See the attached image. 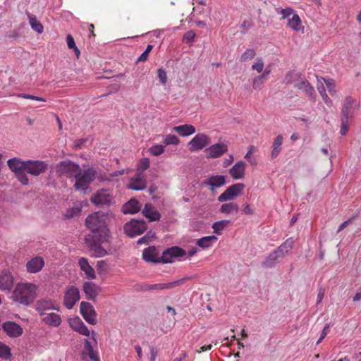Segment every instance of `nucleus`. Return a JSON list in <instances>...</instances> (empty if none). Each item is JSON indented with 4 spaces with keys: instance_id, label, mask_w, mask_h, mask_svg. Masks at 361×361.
Wrapping results in <instances>:
<instances>
[{
    "instance_id": "nucleus-1",
    "label": "nucleus",
    "mask_w": 361,
    "mask_h": 361,
    "mask_svg": "<svg viewBox=\"0 0 361 361\" xmlns=\"http://www.w3.org/2000/svg\"><path fill=\"white\" fill-rule=\"evenodd\" d=\"M37 286L30 283H18L13 292L12 298L13 301L29 306L37 297Z\"/></svg>"
},
{
    "instance_id": "nucleus-2",
    "label": "nucleus",
    "mask_w": 361,
    "mask_h": 361,
    "mask_svg": "<svg viewBox=\"0 0 361 361\" xmlns=\"http://www.w3.org/2000/svg\"><path fill=\"white\" fill-rule=\"evenodd\" d=\"M286 80L288 83H294V87L301 90L308 97H313L314 89L304 77L298 73L289 72L286 75Z\"/></svg>"
},
{
    "instance_id": "nucleus-3",
    "label": "nucleus",
    "mask_w": 361,
    "mask_h": 361,
    "mask_svg": "<svg viewBox=\"0 0 361 361\" xmlns=\"http://www.w3.org/2000/svg\"><path fill=\"white\" fill-rule=\"evenodd\" d=\"M108 214L98 212L87 216L85 220L87 227L91 231H108L106 228V219Z\"/></svg>"
},
{
    "instance_id": "nucleus-4",
    "label": "nucleus",
    "mask_w": 361,
    "mask_h": 361,
    "mask_svg": "<svg viewBox=\"0 0 361 361\" xmlns=\"http://www.w3.org/2000/svg\"><path fill=\"white\" fill-rule=\"evenodd\" d=\"M56 173L59 177L75 178L80 174L81 168L78 164L71 160H65L56 164Z\"/></svg>"
},
{
    "instance_id": "nucleus-5",
    "label": "nucleus",
    "mask_w": 361,
    "mask_h": 361,
    "mask_svg": "<svg viewBox=\"0 0 361 361\" xmlns=\"http://www.w3.org/2000/svg\"><path fill=\"white\" fill-rule=\"evenodd\" d=\"M74 187L77 190L85 192L90 184L95 178V170L92 168L84 170L80 175L76 176Z\"/></svg>"
},
{
    "instance_id": "nucleus-6",
    "label": "nucleus",
    "mask_w": 361,
    "mask_h": 361,
    "mask_svg": "<svg viewBox=\"0 0 361 361\" xmlns=\"http://www.w3.org/2000/svg\"><path fill=\"white\" fill-rule=\"evenodd\" d=\"M147 230L144 220L133 219L124 225L125 233L130 237L141 235Z\"/></svg>"
},
{
    "instance_id": "nucleus-7",
    "label": "nucleus",
    "mask_w": 361,
    "mask_h": 361,
    "mask_svg": "<svg viewBox=\"0 0 361 361\" xmlns=\"http://www.w3.org/2000/svg\"><path fill=\"white\" fill-rule=\"evenodd\" d=\"M108 231H92V233L88 234L85 237V243L88 247L96 246L98 245H103L108 243Z\"/></svg>"
},
{
    "instance_id": "nucleus-8",
    "label": "nucleus",
    "mask_w": 361,
    "mask_h": 361,
    "mask_svg": "<svg viewBox=\"0 0 361 361\" xmlns=\"http://www.w3.org/2000/svg\"><path fill=\"white\" fill-rule=\"evenodd\" d=\"M245 188L241 183H235L228 187L222 194L218 197V201L223 202L233 200L239 196Z\"/></svg>"
},
{
    "instance_id": "nucleus-9",
    "label": "nucleus",
    "mask_w": 361,
    "mask_h": 361,
    "mask_svg": "<svg viewBox=\"0 0 361 361\" xmlns=\"http://www.w3.org/2000/svg\"><path fill=\"white\" fill-rule=\"evenodd\" d=\"M186 255V252L178 246H173L164 250L159 258V263H171L173 259Z\"/></svg>"
},
{
    "instance_id": "nucleus-10",
    "label": "nucleus",
    "mask_w": 361,
    "mask_h": 361,
    "mask_svg": "<svg viewBox=\"0 0 361 361\" xmlns=\"http://www.w3.org/2000/svg\"><path fill=\"white\" fill-rule=\"evenodd\" d=\"M80 311L85 320L92 325L97 324V313L93 306L87 302L82 301L80 305Z\"/></svg>"
},
{
    "instance_id": "nucleus-11",
    "label": "nucleus",
    "mask_w": 361,
    "mask_h": 361,
    "mask_svg": "<svg viewBox=\"0 0 361 361\" xmlns=\"http://www.w3.org/2000/svg\"><path fill=\"white\" fill-rule=\"evenodd\" d=\"M48 168V165L45 161L38 160L26 161L25 170L27 173L37 176L44 173Z\"/></svg>"
},
{
    "instance_id": "nucleus-12",
    "label": "nucleus",
    "mask_w": 361,
    "mask_h": 361,
    "mask_svg": "<svg viewBox=\"0 0 361 361\" xmlns=\"http://www.w3.org/2000/svg\"><path fill=\"white\" fill-rule=\"evenodd\" d=\"M80 298V291L75 286H71L64 294L63 305L68 309H72Z\"/></svg>"
},
{
    "instance_id": "nucleus-13",
    "label": "nucleus",
    "mask_w": 361,
    "mask_h": 361,
    "mask_svg": "<svg viewBox=\"0 0 361 361\" xmlns=\"http://www.w3.org/2000/svg\"><path fill=\"white\" fill-rule=\"evenodd\" d=\"M210 142V138L204 133H197L188 143L191 152L203 149Z\"/></svg>"
},
{
    "instance_id": "nucleus-14",
    "label": "nucleus",
    "mask_w": 361,
    "mask_h": 361,
    "mask_svg": "<svg viewBox=\"0 0 361 361\" xmlns=\"http://www.w3.org/2000/svg\"><path fill=\"white\" fill-rule=\"evenodd\" d=\"M111 195L104 189L97 190L90 198L91 202L97 207L109 205L111 202Z\"/></svg>"
},
{
    "instance_id": "nucleus-15",
    "label": "nucleus",
    "mask_w": 361,
    "mask_h": 361,
    "mask_svg": "<svg viewBox=\"0 0 361 361\" xmlns=\"http://www.w3.org/2000/svg\"><path fill=\"white\" fill-rule=\"evenodd\" d=\"M187 279L183 278L177 281H174L170 283H157V284H144L142 286L141 290L146 291L154 289L164 290V289H171L177 286H180L183 284V283L186 281Z\"/></svg>"
},
{
    "instance_id": "nucleus-16",
    "label": "nucleus",
    "mask_w": 361,
    "mask_h": 361,
    "mask_svg": "<svg viewBox=\"0 0 361 361\" xmlns=\"http://www.w3.org/2000/svg\"><path fill=\"white\" fill-rule=\"evenodd\" d=\"M228 151V145L225 143H216L205 149L207 158H218L224 155Z\"/></svg>"
},
{
    "instance_id": "nucleus-17",
    "label": "nucleus",
    "mask_w": 361,
    "mask_h": 361,
    "mask_svg": "<svg viewBox=\"0 0 361 361\" xmlns=\"http://www.w3.org/2000/svg\"><path fill=\"white\" fill-rule=\"evenodd\" d=\"M353 104L354 99L351 97L348 96L345 98L340 116L341 120L348 121L350 118H352L353 116Z\"/></svg>"
},
{
    "instance_id": "nucleus-18",
    "label": "nucleus",
    "mask_w": 361,
    "mask_h": 361,
    "mask_svg": "<svg viewBox=\"0 0 361 361\" xmlns=\"http://www.w3.org/2000/svg\"><path fill=\"white\" fill-rule=\"evenodd\" d=\"M283 257L276 250L269 254V255L262 262V267L266 269L275 267Z\"/></svg>"
},
{
    "instance_id": "nucleus-19",
    "label": "nucleus",
    "mask_w": 361,
    "mask_h": 361,
    "mask_svg": "<svg viewBox=\"0 0 361 361\" xmlns=\"http://www.w3.org/2000/svg\"><path fill=\"white\" fill-rule=\"evenodd\" d=\"M2 329L10 337H18L23 334V329L14 322H4Z\"/></svg>"
},
{
    "instance_id": "nucleus-20",
    "label": "nucleus",
    "mask_w": 361,
    "mask_h": 361,
    "mask_svg": "<svg viewBox=\"0 0 361 361\" xmlns=\"http://www.w3.org/2000/svg\"><path fill=\"white\" fill-rule=\"evenodd\" d=\"M226 183V177L222 175L212 176L202 182V185L210 186V190L214 191Z\"/></svg>"
},
{
    "instance_id": "nucleus-21",
    "label": "nucleus",
    "mask_w": 361,
    "mask_h": 361,
    "mask_svg": "<svg viewBox=\"0 0 361 361\" xmlns=\"http://www.w3.org/2000/svg\"><path fill=\"white\" fill-rule=\"evenodd\" d=\"M69 324L71 327L75 331L78 332L80 334L89 336L90 331L85 326L84 322L79 318L75 317L69 319Z\"/></svg>"
},
{
    "instance_id": "nucleus-22",
    "label": "nucleus",
    "mask_w": 361,
    "mask_h": 361,
    "mask_svg": "<svg viewBox=\"0 0 361 361\" xmlns=\"http://www.w3.org/2000/svg\"><path fill=\"white\" fill-rule=\"evenodd\" d=\"M36 310L39 313L40 315L46 314V311L50 310H59L58 307L54 306L52 300L48 299L39 300L35 305Z\"/></svg>"
},
{
    "instance_id": "nucleus-23",
    "label": "nucleus",
    "mask_w": 361,
    "mask_h": 361,
    "mask_svg": "<svg viewBox=\"0 0 361 361\" xmlns=\"http://www.w3.org/2000/svg\"><path fill=\"white\" fill-rule=\"evenodd\" d=\"M245 166L246 164L244 161H239L229 170V173L235 180L241 179L245 176Z\"/></svg>"
},
{
    "instance_id": "nucleus-24",
    "label": "nucleus",
    "mask_w": 361,
    "mask_h": 361,
    "mask_svg": "<svg viewBox=\"0 0 361 361\" xmlns=\"http://www.w3.org/2000/svg\"><path fill=\"white\" fill-rule=\"evenodd\" d=\"M44 265V262L43 258L41 257H35L27 262V271L29 273H37L42 269Z\"/></svg>"
},
{
    "instance_id": "nucleus-25",
    "label": "nucleus",
    "mask_w": 361,
    "mask_h": 361,
    "mask_svg": "<svg viewBox=\"0 0 361 361\" xmlns=\"http://www.w3.org/2000/svg\"><path fill=\"white\" fill-rule=\"evenodd\" d=\"M83 290L87 299L94 300L100 291V287L92 282H85Z\"/></svg>"
},
{
    "instance_id": "nucleus-26",
    "label": "nucleus",
    "mask_w": 361,
    "mask_h": 361,
    "mask_svg": "<svg viewBox=\"0 0 361 361\" xmlns=\"http://www.w3.org/2000/svg\"><path fill=\"white\" fill-rule=\"evenodd\" d=\"M13 286V277L9 272H2L0 274V289L10 291Z\"/></svg>"
},
{
    "instance_id": "nucleus-27",
    "label": "nucleus",
    "mask_w": 361,
    "mask_h": 361,
    "mask_svg": "<svg viewBox=\"0 0 361 361\" xmlns=\"http://www.w3.org/2000/svg\"><path fill=\"white\" fill-rule=\"evenodd\" d=\"M142 214L150 221H159L161 215L152 204H146L142 209Z\"/></svg>"
},
{
    "instance_id": "nucleus-28",
    "label": "nucleus",
    "mask_w": 361,
    "mask_h": 361,
    "mask_svg": "<svg viewBox=\"0 0 361 361\" xmlns=\"http://www.w3.org/2000/svg\"><path fill=\"white\" fill-rule=\"evenodd\" d=\"M142 258L146 262L159 263L160 257H158L156 247L154 246H150L144 250L142 253Z\"/></svg>"
},
{
    "instance_id": "nucleus-29",
    "label": "nucleus",
    "mask_w": 361,
    "mask_h": 361,
    "mask_svg": "<svg viewBox=\"0 0 361 361\" xmlns=\"http://www.w3.org/2000/svg\"><path fill=\"white\" fill-rule=\"evenodd\" d=\"M140 210L139 202L135 199H130L122 207V212L124 214H135Z\"/></svg>"
},
{
    "instance_id": "nucleus-30",
    "label": "nucleus",
    "mask_w": 361,
    "mask_h": 361,
    "mask_svg": "<svg viewBox=\"0 0 361 361\" xmlns=\"http://www.w3.org/2000/svg\"><path fill=\"white\" fill-rule=\"evenodd\" d=\"M78 264L81 270H82L85 273L87 279H93L96 278L94 270L90 265L86 258L81 257L80 259H79Z\"/></svg>"
},
{
    "instance_id": "nucleus-31",
    "label": "nucleus",
    "mask_w": 361,
    "mask_h": 361,
    "mask_svg": "<svg viewBox=\"0 0 361 361\" xmlns=\"http://www.w3.org/2000/svg\"><path fill=\"white\" fill-rule=\"evenodd\" d=\"M8 166L13 173L25 170L26 161H22L19 158L13 157L9 159L7 161Z\"/></svg>"
},
{
    "instance_id": "nucleus-32",
    "label": "nucleus",
    "mask_w": 361,
    "mask_h": 361,
    "mask_svg": "<svg viewBox=\"0 0 361 361\" xmlns=\"http://www.w3.org/2000/svg\"><path fill=\"white\" fill-rule=\"evenodd\" d=\"M283 140V137L282 135H277L276 137L274 140L271 146L272 149L270 155L271 159H276L281 152Z\"/></svg>"
},
{
    "instance_id": "nucleus-33",
    "label": "nucleus",
    "mask_w": 361,
    "mask_h": 361,
    "mask_svg": "<svg viewBox=\"0 0 361 361\" xmlns=\"http://www.w3.org/2000/svg\"><path fill=\"white\" fill-rule=\"evenodd\" d=\"M173 130L181 136H188L195 132V128L192 125L184 124L175 126Z\"/></svg>"
},
{
    "instance_id": "nucleus-34",
    "label": "nucleus",
    "mask_w": 361,
    "mask_h": 361,
    "mask_svg": "<svg viewBox=\"0 0 361 361\" xmlns=\"http://www.w3.org/2000/svg\"><path fill=\"white\" fill-rule=\"evenodd\" d=\"M84 348L83 355H87L93 361H100L97 353L94 350L91 343L87 339L85 340Z\"/></svg>"
},
{
    "instance_id": "nucleus-35",
    "label": "nucleus",
    "mask_w": 361,
    "mask_h": 361,
    "mask_svg": "<svg viewBox=\"0 0 361 361\" xmlns=\"http://www.w3.org/2000/svg\"><path fill=\"white\" fill-rule=\"evenodd\" d=\"M43 321L51 326H58L61 323V319L59 314L56 313H48L45 314Z\"/></svg>"
},
{
    "instance_id": "nucleus-36",
    "label": "nucleus",
    "mask_w": 361,
    "mask_h": 361,
    "mask_svg": "<svg viewBox=\"0 0 361 361\" xmlns=\"http://www.w3.org/2000/svg\"><path fill=\"white\" fill-rule=\"evenodd\" d=\"M293 239L290 238L287 239L282 245L278 247L276 250L283 257L293 248Z\"/></svg>"
},
{
    "instance_id": "nucleus-37",
    "label": "nucleus",
    "mask_w": 361,
    "mask_h": 361,
    "mask_svg": "<svg viewBox=\"0 0 361 361\" xmlns=\"http://www.w3.org/2000/svg\"><path fill=\"white\" fill-rule=\"evenodd\" d=\"M239 210V207L233 202L223 204L220 208V212L224 214H236Z\"/></svg>"
},
{
    "instance_id": "nucleus-38",
    "label": "nucleus",
    "mask_w": 361,
    "mask_h": 361,
    "mask_svg": "<svg viewBox=\"0 0 361 361\" xmlns=\"http://www.w3.org/2000/svg\"><path fill=\"white\" fill-rule=\"evenodd\" d=\"M29 23L32 29L36 31L37 33H42L43 32V25L39 22L35 16L28 13Z\"/></svg>"
},
{
    "instance_id": "nucleus-39",
    "label": "nucleus",
    "mask_w": 361,
    "mask_h": 361,
    "mask_svg": "<svg viewBox=\"0 0 361 361\" xmlns=\"http://www.w3.org/2000/svg\"><path fill=\"white\" fill-rule=\"evenodd\" d=\"M89 248L91 251L94 252L93 255L96 257H104L108 254L107 249L109 248V246H107L106 245H104V246L102 245H96L95 247L93 246V247H90Z\"/></svg>"
},
{
    "instance_id": "nucleus-40",
    "label": "nucleus",
    "mask_w": 361,
    "mask_h": 361,
    "mask_svg": "<svg viewBox=\"0 0 361 361\" xmlns=\"http://www.w3.org/2000/svg\"><path fill=\"white\" fill-rule=\"evenodd\" d=\"M217 238L215 235H209L197 240V245L202 248H207L212 245V243L216 240Z\"/></svg>"
},
{
    "instance_id": "nucleus-41",
    "label": "nucleus",
    "mask_w": 361,
    "mask_h": 361,
    "mask_svg": "<svg viewBox=\"0 0 361 361\" xmlns=\"http://www.w3.org/2000/svg\"><path fill=\"white\" fill-rule=\"evenodd\" d=\"M229 224L230 221L228 220H221L214 223L212 225L214 232L217 235H221L222 233L223 229L226 228Z\"/></svg>"
},
{
    "instance_id": "nucleus-42",
    "label": "nucleus",
    "mask_w": 361,
    "mask_h": 361,
    "mask_svg": "<svg viewBox=\"0 0 361 361\" xmlns=\"http://www.w3.org/2000/svg\"><path fill=\"white\" fill-rule=\"evenodd\" d=\"M288 25L294 30L298 31L300 29L301 20L298 15L295 14L288 20Z\"/></svg>"
},
{
    "instance_id": "nucleus-43",
    "label": "nucleus",
    "mask_w": 361,
    "mask_h": 361,
    "mask_svg": "<svg viewBox=\"0 0 361 361\" xmlns=\"http://www.w3.org/2000/svg\"><path fill=\"white\" fill-rule=\"evenodd\" d=\"M256 56V51L254 49H247L240 56V61L241 62H246L252 60Z\"/></svg>"
},
{
    "instance_id": "nucleus-44",
    "label": "nucleus",
    "mask_w": 361,
    "mask_h": 361,
    "mask_svg": "<svg viewBox=\"0 0 361 361\" xmlns=\"http://www.w3.org/2000/svg\"><path fill=\"white\" fill-rule=\"evenodd\" d=\"M11 357L10 348L6 344L0 342V358L8 360Z\"/></svg>"
},
{
    "instance_id": "nucleus-45",
    "label": "nucleus",
    "mask_w": 361,
    "mask_h": 361,
    "mask_svg": "<svg viewBox=\"0 0 361 361\" xmlns=\"http://www.w3.org/2000/svg\"><path fill=\"white\" fill-rule=\"evenodd\" d=\"M81 212V208L80 207H71V208H68V209L66 210L65 213H64V216L66 218V219H71L74 216H76L78 215H79Z\"/></svg>"
},
{
    "instance_id": "nucleus-46",
    "label": "nucleus",
    "mask_w": 361,
    "mask_h": 361,
    "mask_svg": "<svg viewBox=\"0 0 361 361\" xmlns=\"http://www.w3.org/2000/svg\"><path fill=\"white\" fill-rule=\"evenodd\" d=\"M25 171L26 170H20L14 173L18 180L24 185H27L29 180Z\"/></svg>"
},
{
    "instance_id": "nucleus-47",
    "label": "nucleus",
    "mask_w": 361,
    "mask_h": 361,
    "mask_svg": "<svg viewBox=\"0 0 361 361\" xmlns=\"http://www.w3.org/2000/svg\"><path fill=\"white\" fill-rule=\"evenodd\" d=\"M264 66L262 58L258 57L256 59L255 62L252 66V70L256 71L257 73H261Z\"/></svg>"
},
{
    "instance_id": "nucleus-48",
    "label": "nucleus",
    "mask_w": 361,
    "mask_h": 361,
    "mask_svg": "<svg viewBox=\"0 0 361 361\" xmlns=\"http://www.w3.org/2000/svg\"><path fill=\"white\" fill-rule=\"evenodd\" d=\"M150 161L148 158H142L140 160L137 166V171L143 172L149 167Z\"/></svg>"
},
{
    "instance_id": "nucleus-49",
    "label": "nucleus",
    "mask_w": 361,
    "mask_h": 361,
    "mask_svg": "<svg viewBox=\"0 0 361 361\" xmlns=\"http://www.w3.org/2000/svg\"><path fill=\"white\" fill-rule=\"evenodd\" d=\"M318 91H319V94H321L323 100L326 103V104H327L329 106H331L332 105V101L326 94L325 88L323 85L318 87Z\"/></svg>"
},
{
    "instance_id": "nucleus-50",
    "label": "nucleus",
    "mask_w": 361,
    "mask_h": 361,
    "mask_svg": "<svg viewBox=\"0 0 361 361\" xmlns=\"http://www.w3.org/2000/svg\"><path fill=\"white\" fill-rule=\"evenodd\" d=\"M130 189L134 190H142L146 188L145 181H133L128 186Z\"/></svg>"
},
{
    "instance_id": "nucleus-51",
    "label": "nucleus",
    "mask_w": 361,
    "mask_h": 361,
    "mask_svg": "<svg viewBox=\"0 0 361 361\" xmlns=\"http://www.w3.org/2000/svg\"><path fill=\"white\" fill-rule=\"evenodd\" d=\"M153 46L151 44L147 45L145 51L139 56L136 61V63L139 62H145L147 61L149 52L152 51Z\"/></svg>"
},
{
    "instance_id": "nucleus-52",
    "label": "nucleus",
    "mask_w": 361,
    "mask_h": 361,
    "mask_svg": "<svg viewBox=\"0 0 361 361\" xmlns=\"http://www.w3.org/2000/svg\"><path fill=\"white\" fill-rule=\"evenodd\" d=\"M265 80L257 75L253 79L252 87L255 90H260L264 85Z\"/></svg>"
},
{
    "instance_id": "nucleus-53",
    "label": "nucleus",
    "mask_w": 361,
    "mask_h": 361,
    "mask_svg": "<svg viewBox=\"0 0 361 361\" xmlns=\"http://www.w3.org/2000/svg\"><path fill=\"white\" fill-rule=\"evenodd\" d=\"M151 154L154 156H158L162 154L164 151V147L162 145L152 146L149 149Z\"/></svg>"
},
{
    "instance_id": "nucleus-54",
    "label": "nucleus",
    "mask_w": 361,
    "mask_h": 361,
    "mask_svg": "<svg viewBox=\"0 0 361 361\" xmlns=\"http://www.w3.org/2000/svg\"><path fill=\"white\" fill-rule=\"evenodd\" d=\"M158 78L161 84L165 85L167 82L168 77L166 72L162 68H159L157 71Z\"/></svg>"
},
{
    "instance_id": "nucleus-55",
    "label": "nucleus",
    "mask_w": 361,
    "mask_h": 361,
    "mask_svg": "<svg viewBox=\"0 0 361 361\" xmlns=\"http://www.w3.org/2000/svg\"><path fill=\"white\" fill-rule=\"evenodd\" d=\"M164 142L166 145H178L179 143V139L174 135H168L165 138Z\"/></svg>"
},
{
    "instance_id": "nucleus-56",
    "label": "nucleus",
    "mask_w": 361,
    "mask_h": 361,
    "mask_svg": "<svg viewBox=\"0 0 361 361\" xmlns=\"http://www.w3.org/2000/svg\"><path fill=\"white\" fill-rule=\"evenodd\" d=\"M324 82L326 87L329 89V93L333 95L336 93V90H334L335 84L334 80L333 79H324Z\"/></svg>"
},
{
    "instance_id": "nucleus-57",
    "label": "nucleus",
    "mask_w": 361,
    "mask_h": 361,
    "mask_svg": "<svg viewBox=\"0 0 361 361\" xmlns=\"http://www.w3.org/2000/svg\"><path fill=\"white\" fill-rule=\"evenodd\" d=\"M18 96L19 97L24 98V99H30L39 101V102H46V99L43 97H37V96H34V95H31V94H28L22 93V94H19Z\"/></svg>"
},
{
    "instance_id": "nucleus-58",
    "label": "nucleus",
    "mask_w": 361,
    "mask_h": 361,
    "mask_svg": "<svg viewBox=\"0 0 361 361\" xmlns=\"http://www.w3.org/2000/svg\"><path fill=\"white\" fill-rule=\"evenodd\" d=\"M195 37V32H193L192 30H189L185 33L183 40V42H190L194 39Z\"/></svg>"
},
{
    "instance_id": "nucleus-59",
    "label": "nucleus",
    "mask_w": 361,
    "mask_h": 361,
    "mask_svg": "<svg viewBox=\"0 0 361 361\" xmlns=\"http://www.w3.org/2000/svg\"><path fill=\"white\" fill-rule=\"evenodd\" d=\"M341 134L344 136L348 131V121L341 120Z\"/></svg>"
},
{
    "instance_id": "nucleus-60",
    "label": "nucleus",
    "mask_w": 361,
    "mask_h": 361,
    "mask_svg": "<svg viewBox=\"0 0 361 361\" xmlns=\"http://www.w3.org/2000/svg\"><path fill=\"white\" fill-rule=\"evenodd\" d=\"M66 40H67L68 47L69 49H72L73 48L76 47L75 44L74 38L72 37V35H68Z\"/></svg>"
},
{
    "instance_id": "nucleus-61",
    "label": "nucleus",
    "mask_w": 361,
    "mask_h": 361,
    "mask_svg": "<svg viewBox=\"0 0 361 361\" xmlns=\"http://www.w3.org/2000/svg\"><path fill=\"white\" fill-rule=\"evenodd\" d=\"M87 139L86 138H81L75 140L74 142V147L76 149H80L81 147L87 142Z\"/></svg>"
},
{
    "instance_id": "nucleus-62",
    "label": "nucleus",
    "mask_w": 361,
    "mask_h": 361,
    "mask_svg": "<svg viewBox=\"0 0 361 361\" xmlns=\"http://www.w3.org/2000/svg\"><path fill=\"white\" fill-rule=\"evenodd\" d=\"M293 12V10L290 8H288L286 9H281L280 13L283 15V18H286V17L290 16Z\"/></svg>"
},
{
    "instance_id": "nucleus-63",
    "label": "nucleus",
    "mask_w": 361,
    "mask_h": 361,
    "mask_svg": "<svg viewBox=\"0 0 361 361\" xmlns=\"http://www.w3.org/2000/svg\"><path fill=\"white\" fill-rule=\"evenodd\" d=\"M157 354H158L157 349L154 347H151L150 348V355H151L150 361H155Z\"/></svg>"
},
{
    "instance_id": "nucleus-64",
    "label": "nucleus",
    "mask_w": 361,
    "mask_h": 361,
    "mask_svg": "<svg viewBox=\"0 0 361 361\" xmlns=\"http://www.w3.org/2000/svg\"><path fill=\"white\" fill-rule=\"evenodd\" d=\"M186 357H188V353L185 351L182 350L180 356L174 358L173 361H183Z\"/></svg>"
}]
</instances>
